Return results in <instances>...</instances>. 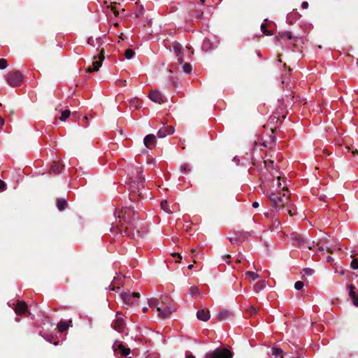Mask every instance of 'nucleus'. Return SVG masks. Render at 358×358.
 <instances>
[{"label":"nucleus","instance_id":"obj_33","mask_svg":"<svg viewBox=\"0 0 358 358\" xmlns=\"http://www.w3.org/2000/svg\"><path fill=\"white\" fill-rule=\"evenodd\" d=\"M148 305L150 308L158 307L159 301L157 299L151 298L148 301Z\"/></svg>","mask_w":358,"mask_h":358},{"label":"nucleus","instance_id":"obj_47","mask_svg":"<svg viewBox=\"0 0 358 358\" xmlns=\"http://www.w3.org/2000/svg\"><path fill=\"white\" fill-rule=\"evenodd\" d=\"M301 7L303 9H306L308 7V3L307 1H303L301 3Z\"/></svg>","mask_w":358,"mask_h":358},{"label":"nucleus","instance_id":"obj_30","mask_svg":"<svg viewBox=\"0 0 358 358\" xmlns=\"http://www.w3.org/2000/svg\"><path fill=\"white\" fill-rule=\"evenodd\" d=\"M108 8H110V11L113 12V13L114 14L115 16H117L119 15V12L117 9V5H116V2L115 1V0H113L111 2V6H110V7H108Z\"/></svg>","mask_w":358,"mask_h":358},{"label":"nucleus","instance_id":"obj_2","mask_svg":"<svg viewBox=\"0 0 358 358\" xmlns=\"http://www.w3.org/2000/svg\"><path fill=\"white\" fill-rule=\"evenodd\" d=\"M282 192L283 193L282 196H278L274 192H271L268 194V196L272 203L273 207L275 209H281L284 208L288 201V190L285 185L282 187Z\"/></svg>","mask_w":358,"mask_h":358},{"label":"nucleus","instance_id":"obj_35","mask_svg":"<svg viewBox=\"0 0 358 358\" xmlns=\"http://www.w3.org/2000/svg\"><path fill=\"white\" fill-rule=\"evenodd\" d=\"M134 54H135L134 51L133 50L129 48V49L126 50L124 55L127 59H130L134 57Z\"/></svg>","mask_w":358,"mask_h":358},{"label":"nucleus","instance_id":"obj_57","mask_svg":"<svg viewBox=\"0 0 358 358\" xmlns=\"http://www.w3.org/2000/svg\"><path fill=\"white\" fill-rule=\"evenodd\" d=\"M288 213H289V215L290 216H292V215L294 214V213H292V210L291 209H289V210H288Z\"/></svg>","mask_w":358,"mask_h":358},{"label":"nucleus","instance_id":"obj_8","mask_svg":"<svg viewBox=\"0 0 358 358\" xmlns=\"http://www.w3.org/2000/svg\"><path fill=\"white\" fill-rule=\"evenodd\" d=\"M113 349L115 352L120 353L121 356H127L130 353V349L118 341L115 342Z\"/></svg>","mask_w":358,"mask_h":358},{"label":"nucleus","instance_id":"obj_58","mask_svg":"<svg viewBox=\"0 0 358 358\" xmlns=\"http://www.w3.org/2000/svg\"><path fill=\"white\" fill-rule=\"evenodd\" d=\"M222 257H223V259H225V258L229 259L231 257V255H227L223 256Z\"/></svg>","mask_w":358,"mask_h":358},{"label":"nucleus","instance_id":"obj_19","mask_svg":"<svg viewBox=\"0 0 358 358\" xmlns=\"http://www.w3.org/2000/svg\"><path fill=\"white\" fill-rule=\"evenodd\" d=\"M71 321H60L57 324V329L59 332L66 331L69 327Z\"/></svg>","mask_w":358,"mask_h":358},{"label":"nucleus","instance_id":"obj_54","mask_svg":"<svg viewBox=\"0 0 358 358\" xmlns=\"http://www.w3.org/2000/svg\"><path fill=\"white\" fill-rule=\"evenodd\" d=\"M186 358H195V357L192 355H187Z\"/></svg>","mask_w":358,"mask_h":358},{"label":"nucleus","instance_id":"obj_45","mask_svg":"<svg viewBox=\"0 0 358 358\" xmlns=\"http://www.w3.org/2000/svg\"><path fill=\"white\" fill-rule=\"evenodd\" d=\"M336 249L340 250L341 248H337L336 246H334V247H328V248H327V250L329 253H333V252H334V251Z\"/></svg>","mask_w":358,"mask_h":358},{"label":"nucleus","instance_id":"obj_1","mask_svg":"<svg viewBox=\"0 0 358 358\" xmlns=\"http://www.w3.org/2000/svg\"><path fill=\"white\" fill-rule=\"evenodd\" d=\"M115 216L118 220V224L113 223V229L117 228L120 233H125L128 236H134L133 230L136 227L134 224V211L129 208L117 209L115 212Z\"/></svg>","mask_w":358,"mask_h":358},{"label":"nucleus","instance_id":"obj_62","mask_svg":"<svg viewBox=\"0 0 358 358\" xmlns=\"http://www.w3.org/2000/svg\"><path fill=\"white\" fill-rule=\"evenodd\" d=\"M188 269H192L193 268V264H189L188 266H187Z\"/></svg>","mask_w":358,"mask_h":358},{"label":"nucleus","instance_id":"obj_5","mask_svg":"<svg viewBox=\"0 0 358 358\" xmlns=\"http://www.w3.org/2000/svg\"><path fill=\"white\" fill-rule=\"evenodd\" d=\"M105 58L104 56V50L103 48L101 49L100 52L98 55H95L93 58L92 65L87 69L88 73H92L93 71H99V68L102 65V62Z\"/></svg>","mask_w":358,"mask_h":358},{"label":"nucleus","instance_id":"obj_40","mask_svg":"<svg viewBox=\"0 0 358 358\" xmlns=\"http://www.w3.org/2000/svg\"><path fill=\"white\" fill-rule=\"evenodd\" d=\"M350 266L353 269H357L358 268V259H353L351 262Z\"/></svg>","mask_w":358,"mask_h":358},{"label":"nucleus","instance_id":"obj_59","mask_svg":"<svg viewBox=\"0 0 358 358\" xmlns=\"http://www.w3.org/2000/svg\"><path fill=\"white\" fill-rule=\"evenodd\" d=\"M146 23H147V24L150 25L152 24L151 20H148Z\"/></svg>","mask_w":358,"mask_h":358},{"label":"nucleus","instance_id":"obj_3","mask_svg":"<svg viewBox=\"0 0 358 358\" xmlns=\"http://www.w3.org/2000/svg\"><path fill=\"white\" fill-rule=\"evenodd\" d=\"M233 352L227 348H216L205 354L204 358H232Z\"/></svg>","mask_w":358,"mask_h":358},{"label":"nucleus","instance_id":"obj_39","mask_svg":"<svg viewBox=\"0 0 358 358\" xmlns=\"http://www.w3.org/2000/svg\"><path fill=\"white\" fill-rule=\"evenodd\" d=\"M303 282L301 281H297L294 284V288L296 290H301L303 287Z\"/></svg>","mask_w":358,"mask_h":358},{"label":"nucleus","instance_id":"obj_14","mask_svg":"<svg viewBox=\"0 0 358 358\" xmlns=\"http://www.w3.org/2000/svg\"><path fill=\"white\" fill-rule=\"evenodd\" d=\"M155 136L148 134L144 138V144L148 149H152L155 146Z\"/></svg>","mask_w":358,"mask_h":358},{"label":"nucleus","instance_id":"obj_60","mask_svg":"<svg viewBox=\"0 0 358 358\" xmlns=\"http://www.w3.org/2000/svg\"><path fill=\"white\" fill-rule=\"evenodd\" d=\"M285 35L287 37H288V38H291V36H290L289 33H285Z\"/></svg>","mask_w":358,"mask_h":358},{"label":"nucleus","instance_id":"obj_23","mask_svg":"<svg viewBox=\"0 0 358 358\" xmlns=\"http://www.w3.org/2000/svg\"><path fill=\"white\" fill-rule=\"evenodd\" d=\"M130 107L136 110L141 108V103L139 99L137 98H132L129 100Z\"/></svg>","mask_w":358,"mask_h":358},{"label":"nucleus","instance_id":"obj_18","mask_svg":"<svg viewBox=\"0 0 358 358\" xmlns=\"http://www.w3.org/2000/svg\"><path fill=\"white\" fill-rule=\"evenodd\" d=\"M290 236L294 245L301 246L304 243V241L301 238L299 234L292 233Z\"/></svg>","mask_w":358,"mask_h":358},{"label":"nucleus","instance_id":"obj_61","mask_svg":"<svg viewBox=\"0 0 358 358\" xmlns=\"http://www.w3.org/2000/svg\"><path fill=\"white\" fill-rule=\"evenodd\" d=\"M148 311V308L145 307L143 308V312L146 313Z\"/></svg>","mask_w":358,"mask_h":358},{"label":"nucleus","instance_id":"obj_25","mask_svg":"<svg viewBox=\"0 0 358 358\" xmlns=\"http://www.w3.org/2000/svg\"><path fill=\"white\" fill-rule=\"evenodd\" d=\"M62 169V167L59 162H54L51 166V171L55 173H59Z\"/></svg>","mask_w":358,"mask_h":358},{"label":"nucleus","instance_id":"obj_50","mask_svg":"<svg viewBox=\"0 0 358 358\" xmlns=\"http://www.w3.org/2000/svg\"><path fill=\"white\" fill-rule=\"evenodd\" d=\"M243 259H244V257L243 255H241L240 257H238L237 262H241Z\"/></svg>","mask_w":358,"mask_h":358},{"label":"nucleus","instance_id":"obj_9","mask_svg":"<svg viewBox=\"0 0 358 358\" xmlns=\"http://www.w3.org/2000/svg\"><path fill=\"white\" fill-rule=\"evenodd\" d=\"M113 349L115 352L120 353L121 356H127L130 353V349L118 341L115 342Z\"/></svg>","mask_w":358,"mask_h":358},{"label":"nucleus","instance_id":"obj_41","mask_svg":"<svg viewBox=\"0 0 358 358\" xmlns=\"http://www.w3.org/2000/svg\"><path fill=\"white\" fill-rule=\"evenodd\" d=\"M303 272L307 275H311L313 273L314 271L312 268H306L303 269Z\"/></svg>","mask_w":358,"mask_h":358},{"label":"nucleus","instance_id":"obj_56","mask_svg":"<svg viewBox=\"0 0 358 358\" xmlns=\"http://www.w3.org/2000/svg\"><path fill=\"white\" fill-rule=\"evenodd\" d=\"M314 243H315V242H314V241H313V245H308V248L309 250H312V249L313 248V245H314Z\"/></svg>","mask_w":358,"mask_h":358},{"label":"nucleus","instance_id":"obj_49","mask_svg":"<svg viewBox=\"0 0 358 358\" xmlns=\"http://www.w3.org/2000/svg\"><path fill=\"white\" fill-rule=\"evenodd\" d=\"M259 206V202L255 201L252 203V207L257 208Z\"/></svg>","mask_w":358,"mask_h":358},{"label":"nucleus","instance_id":"obj_44","mask_svg":"<svg viewBox=\"0 0 358 358\" xmlns=\"http://www.w3.org/2000/svg\"><path fill=\"white\" fill-rule=\"evenodd\" d=\"M6 188V184L0 179V191H4Z\"/></svg>","mask_w":358,"mask_h":358},{"label":"nucleus","instance_id":"obj_53","mask_svg":"<svg viewBox=\"0 0 358 358\" xmlns=\"http://www.w3.org/2000/svg\"><path fill=\"white\" fill-rule=\"evenodd\" d=\"M3 124H4V120H3L2 117H0V129L2 127Z\"/></svg>","mask_w":358,"mask_h":358},{"label":"nucleus","instance_id":"obj_17","mask_svg":"<svg viewBox=\"0 0 358 358\" xmlns=\"http://www.w3.org/2000/svg\"><path fill=\"white\" fill-rule=\"evenodd\" d=\"M196 317L199 320L206 322L210 319V313L208 310H199L196 313Z\"/></svg>","mask_w":358,"mask_h":358},{"label":"nucleus","instance_id":"obj_26","mask_svg":"<svg viewBox=\"0 0 358 358\" xmlns=\"http://www.w3.org/2000/svg\"><path fill=\"white\" fill-rule=\"evenodd\" d=\"M161 208L166 213H167L169 214H171L172 213V211L171 210V209L169 207V203H168L167 201H166V200L162 201V202H161Z\"/></svg>","mask_w":358,"mask_h":358},{"label":"nucleus","instance_id":"obj_37","mask_svg":"<svg viewBox=\"0 0 358 358\" xmlns=\"http://www.w3.org/2000/svg\"><path fill=\"white\" fill-rule=\"evenodd\" d=\"M276 178H277V183H276V186L278 189H282V187L285 185L286 187V184H285V181L283 180V185L281 183L280 180H281V177L280 176H276Z\"/></svg>","mask_w":358,"mask_h":358},{"label":"nucleus","instance_id":"obj_34","mask_svg":"<svg viewBox=\"0 0 358 358\" xmlns=\"http://www.w3.org/2000/svg\"><path fill=\"white\" fill-rule=\"evenodd\" d=\"M180 169L182 173L186 174L190 171V166L188 164H183L180 166Z\"/></svg>","mask_w":358,"mask_h":358},{"label":"nucleus","instance_id":"obj_46","mask_svg":"<svg viewBox=\"0 0 358 358\" xmlns=\"http://www.w3.org/2000/svg\"><path fill=\"white\" fill-rule=\"evenodd\" d=\"M249 313H250V315H255L257 313V309L252 306L250 309H249Z\"/></svg>","mask_w":358,"mask_h":358},{"label":"nucleus","instance_id":"obj_7","mask_svg":"<svg viewBox=\"0 0 358 358\" xmlns=\"http://www.w3.org/2000/svg\"><path fill=\"white\" fill-rule=\"evenodd\" d=\"M173 311L174 308L171 306L166 307H157V316L161 319L168 318Z\"/></svg>","mask_w":358,"mask_h":358},{"label":"nucleus","instance_id":"obj_31","mask_svg":"<svg viewBox=\"0 0 358 358\" xmlns=\"http://www.w3.org/2000/svg\"><path fill=\"white\" fill-rule=\"evenodd\" d=\"M71 115V112L69 110H64L62 112V115L59 117V120L62 122L65 121Z\"/></svg>","mask_w":358,"mask_h":358},{"label":"nucleus","instance_id":"obj_43","mask_svg":"<svg viewBox=\"0 0 358 358\" xmlns=\"http://www.w3.org/2000/svg\"><path fill=\"white\" fill-rule=\"evenodd\" d=\"M173 257H177V258L175 259L176 262H180L182 259V256L179 253H173Z\"/></svg>","mask_w":358,"mask_h":358},{"label":"nucleus","instance_id":"obj_52","mask_svg":"<svg viewBox=\"0 0 358 358\" xmlns=\"http://www.w3.org/2000/svg\"><path fill=\"white\" fill-rule=\"evenodd\" d=\"M280 225V222L278 221H275L274 224H273V226L275 227V229H277Z\"/></svg>","mask_w":358,"mask_h":358},{"label":"nucleus","instance_id":"obj_38","mask_svg":"<svg viewBox=\"0 0 358 358\" xmlns=\"http://www.w3.org/2000/svg\"><path fill=\"white\" fill-rule=\"evenodd\" d=\"M7 66V61L5 59H0V69H5Z\"/></svg>","mask_w":358,"mask_h":358},{"label":"nucleus","instance_id":"obj_24","mask_svg":"<svg viewBox=\"0 0 358 358\" xmlns=\"http://www.w3.org/2000/svg\"><path fill=\"white\" fill-rule=\"evenodd\" d=\"M230 315L231 312L227 310H222L217 314L218 318L221 320L228 318Z\"/></svg>","mask_w":358,"mask_h":358},{"label":"nucleus","instance_id":"obj_32","mask_svg":"<svg viewBox=\"0 0 358 358\" xmlns=\"http://www.w3.org/2000/svg\"><path fill=\"white\" fill-rule=\"evenodd\" d=\"M266 23H262L261 24V31H262V33L264 34V35H266V36H271L273 35V32L268 30L266 29Z\"/></svg>","mask_w":358,"mask_h":358},{"label":"nucleus","instance_id":"obj_13","mask_svg":"<svg viewBox=\"0 0 358 358\" xmlns=\"http://www.w3.org/2000/svg\"><path fill=\"white\" fill-rule=\"evenodd\" d=\"M124 326V322L120 317H117L112 324L113 328L118 332L123 331Z\"/></svg>","mask_w":358,"mask_h":358},{"label":"nucleus","instance_id":"obj_6","mask_svg":"<svg viewBox=\"0 0 358 358\" xmlns=\"http://www.w3.org/2000/svg\"><path fill=\"white\" fill-rule=\"evenodd\" d=\"M140 298V294L138 292H127L121 294V299L125 305L131 306L136 303Z\"/></svg>","mask_w":358,"mask_h":358},{"label":"nucleus","instance_id":"obj_55","mask_svg":"<svg viewBox=\"0 0 358 358\" xmlns=\"http://www.w3.org/2000/svg\"><path fill=\"white\" fill-rule=\"evenodd\" d=\"M352 153L353 155H355V154H358V149H355V150H353L352 151Z\"/></svg>","mask_w":358,"mask_h":358},{"label":"nucleus","instance_id":"obj_36","mask_svg":"<svg viewBox=\"0 0 358 358\" xmlns=\"http://www.w3.org/2000/svg\"><path fill=\"white\" fill-rule=\"evenodd\" d=\"M283 351L280 348H272V354L275 357H278V356L282 354Z\"/></svg>","mask_w":358,"mask_h":358},{"label":"nucleus","instance_id":"obj_16","mask_svg":"<svg viewBox=\"0 0 358 358\" xmlns=\"http://www.w3.org/2000/svg\"><path fill=\"white\" fill-rule=\"evenodd\" d=\"M88 44L93 47H96L99 49L103 44V38L101 37L94 38L92 36L90 37L87 40Z\"/></svg>","mask_w":358,"mask_h":358},{"label":"nucleus","instance_id":"obj_51","mask_svg":"<svg viewBox=\"0 0 358 358\" xmlns=\"http://www.w3.org/2000/svg\"><path fill=\"white\" fill-rule=\"evenodd\" d=\"M326 261H327V262H332V261H333V258H332L331 256H327V259H326Z\"/></svg>","mask_w":358,"mask_h":358},{"label":"nucleus","instance_id":"obj_48","mask_svg":"<svg viewBox=\"0 0 358 358\" xmlns=\"http://www.w3.org/2000/svg\"><path fill=\"white\" fill-rule=\"evenodd\" d=\"M324 252V248L322 246H318L317 249V252L319 253V252Z\"/></svg>","mask_w":358,"mask_h":358},{"label":"nucleus","instance_id":"obj_12","mask_svg":"<svg viewBox=\"0 0 358 358\" xmlns=\"http://www.w3.org/2000/svg\"><path fill=\"white\" fill-rule=\"evenodd\" d=\"M348 294L355 306H358V292H355V287L352 285L348 286Z\"/></svg>","mask_w":358,"mask_h":358},{"label":"nucleus","instance_id":"obj_28","mask_svg":"<svg viewBox=\"0 0 358 358\" xmlns=\"http://www.w3.org/2000/svg\"><path fill=\"white\" fill-rule=\"evenodd\" d=\"M66 206V201L65 199H60L57 201V207L59 210H63Z\"/></svg>","mask_w":358,"mask_h":358},{"label":"nucleus","instance_id":"obj_21","mask_svg":"<svg viewBox=\"0 0 358 358\" xmlns=\"http://www.w3.org/2000/svg\"><path fill=\"white\" fill-rule=\"evenodd\" d=\"M266 286V282L265 280H260L258 281L255 285H254V291L257 293L260 292L261 290L264 289Z\"/></svg>","mask_w":358,"mask_h":358},{"label":"nucleus","instance_id":"obj_22","mask_svg":"<svg viewBox=\"0 0 358 358\" xmlns=\"http://www.w3.org/2000/svg\"><path fill=\"white\" fill-rule=\"evenodd\" d=\"M178 62L180 64H182V70L185 73H190L192 71V66L189 64L185 63L181 58H178Z\"/></svg>","mask_w":358,"mask_h":358},{"label":"nucleus","instance_id":"obj_11","mask_svg":"<svg viewBox=\"0 0 358 358\" xmlns=\"http://www.w3.org/2000/svg\"><path fill=\"white\" fill-rule=\"evenodd\" d=\"M174 127L172 126H167L164 128L160 129L157 133V136L158 138H164L167 135H171L174 133Z\"/></svg>","mask_w":358,"mask_h":358},{"label":"nucleus","instance_id":"obj_63","mask_svg":"<svg viewBox=\"0 0 358 358\" xmlns=\"http://www.w3.org/2000/svg\"><path fill=\"white\" fill-rule=\"evenodd\" d=\"M230 241L231 243H234V240H233V238H230Z\"/></svg>","mask_w":358,"mask_h":358},{"label":"nucleus","instance_id":"obj_20","mask_svg":"<svg viewBox=\"0 0 358 358\" xmlns=\"http://www.w3.org/2000/svg\"><path fill=\"white\" fill-rule=\"evenodd\" d=\"M189 293L191 295V296H192L194 299L200 298V296H201L200 291H199V288L196 286H192L189 288Z\"/></svg>","mask_w":358,"mask_h":358},{"label":"nucleus","instance_id":"obj_29","mask_svg":"<svg viewBox=\"0 0 358 358\" xmlns=\"http://www.w3.org/2000/svg\"><path fill=\"white\" fill-rule=\"evenodd\" d=\"M245 276L249 278L252 281L257 280L259 277L257 273L253 271H246Z\"/></svg>","mask_w":358,"mask_h":358},{"label":"nucleus","instance_id":"obj_27","mask_svg":"<svg viewBox=\"0 0 358 358\" xmlns=\"http://www.w3.org/2000/svg\"><path fill=\"white\" fill-rule=\"evenodd\" d=\"M275 143V138L274 137H272V136H269V139L268 141H264L262 143H260V144L264 147V148H267V147H271L272 144H273Z\"/></svg>","mask_w":358,"mask_h":358},{"label":"nucleus","instance_id":"obj_10","mask_svg":"<svg viewBox=\"0 0 358 358\" xmlns=\"http://www.w3.org/2000/svg\"><path fill=\"white\" fill-rule=\"evenodd\" d=\"M148 97L152 101L159 104L165 101L164 97L162 95V94L159 91L156 90L151 91L148 95Z\"/></svg>","mask_w":358,"mask_h":358},{"label":"nucleus","instance_id":"obj_64","mask_svg":"<svg viewBox=\"0 0 358 358\" xmlns=\"http://www.w3.org/2000/svg\"><path fill=\"white\" fill-rule=\"evenodd\" d=\"M275 41H279V37H278V36H276V37L275 38Z\"/></svg>","mask_w":358,"mask_h":358},{"label":"nucleus","instance_id":"obj_4","mask_svg":"<svg viewBox=\"0 0 358 358\" xmlns=\"http://www.w3.org/2000/svg\"><path fill=\"white\" fill-rule=\"evenodd\" d=\"M6 80L10 86L17 87L22 83V75L19 71H13L7 73Z\"/></svg>","mask_w":358,"mask_h":358},{"label":"nucleus","instance_id":"obj_42","mask_svg":"<svg viewBox=\"0 0 358 358\" xmlns=\"http://www.w3.org/2000/svg\"><path fill=\"white\" fill-rule=\"evenodd\" d=\"M264 164H265L266 167L273 169V161H271V160L264 161Z\"/></svg>","mask_w":358,"mask_h":358},{"label":"nucleus","instance_id":"obj_15","mask_svg":"<svg viewBox=\"0 0 358 358\" xmlns=\"http://www.w3.org/2000/svg\"><path fill=\"white\" fill-rule=\"evenodd\" d=\"M27 310V304L24 301H19L15 308V312L17 315H22Z\"/></svg>","mask_w":358,"mask_h":358}]
</instances>
